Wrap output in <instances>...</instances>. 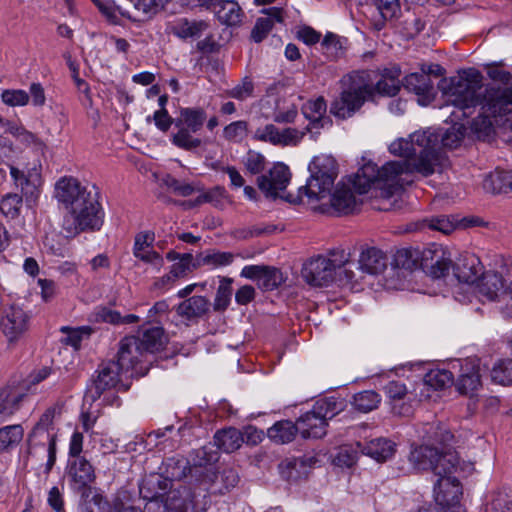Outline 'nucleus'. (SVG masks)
Here are the masks:
<instances>
[{
	"mask_svg": "<svg viewBox=\"0 0 512 512\" xmlns=\"http://www.w3.org/2000/svg\"><path fill=\"white\" fill-rule=\"evenodd\" d=\"M411 458L420 469H430L438 478L454 476L459 468V457L455 451L440 452L428 445L415 449Z\"/></svg>",
	"mask_w": 512,
	"mask_h": 512,
	"instance_id": "6e6552de",
	"label": "nucleus"
},
{
	"mask_svg": "<svg viewBox=\"0 0 512 512\" xmlns=\"http://www.w3.org/2000/svg\"><path fill=\"white\" fill-rule=\"evenodd\" d=\"M343 266V262L336 264L331 258H307L302 265L301 277L310 286H327L334 279L336 267Z\"/></svg>",
	"mask_w": 512,
	"mask_h": 512,
	"instance_id": "9d476101",
	"label": "nucleus"
},
{
	"mask_svg": "<svg viewBox=\"0 0 512 512\" xmlns=\"http://www.w3.org/2000/svg\"><path fill=\"white\" fill-rule=\"evenodd\" d=\"M482 75L475 69L464 71L462 74L451 77L449 84L446 80L440 85L447 102L463 111L482 105L484 113L492 117L505 116L512 112V86L506 89L490 88L482 94Z\"/></svg>",
	"mask_w": 512,
	"mask_h": 512,
	"instance_id": "f03ea898",
	"label": "nucleus"
},
{
	"mask_svg": "<svg viewBox=\"0 0 512 512\" xmlns=\"http://www.w3.org/2000/svg\"><path fill=\"white\" fill-rule=\"evenodd\" d=\"M243 163L250 174L258 175L265 170L266 158L259 152L249 150Z\"/></svg>",
	"mask_w": 512,
	"mask_h": 512,
	"instance_id": "5fc2aeb1",
	"label": "nucleus"
},
{
	"mask_svg": "<svg viewBox=\"0 0 512 512\" xmlns=\"http://www.w3.org/2000/svg\"><path fill=\"white\" fill-rule=\"evenodd\" d=\"M241 276L256 281L258 287L264 291H272L284 281L279 269L265 265L245 266L241 271Z\"/></svg>",
	"mask_w": 512,
	"mask_h": 512,
	"instance_id": "4468645a",
	"label": "nucleus"
},
{
	"mask_svg": "<svg viewBox=\"0 0 512 512\" xmlns=\"http://www.w3.org/2000/svg\"><path fill=\"white\" fill-rule=\"evenodd\" d=\"M244 441L243 433L234 427L224 428L214 435V444L225 453L238 450Z\"/></svg>",
	"mask_w": 512,
	"mask_h": 512,
	"instance_id": "a878e982",
	"label": "nucleus"
},
{
	"mask_svg": "<svg viewBox=\"0 0 512 512\" xmlns=\"http://www.w3.org/2000/svg\"><path fill=\"white\" fill-rule=\"evenodd\" d=\"M359 256H447L451 252L441 244L432 243L427 246L423 251L418 248L405 247L398 249H391L390 251H383L375 246H370L367 243H360L353 246H343L329 249L326 256H352L354 254Z\"/></svg>",
	"mask_w": 512,
	"mask_h": 512,
	"instance_id": "0eeeda50",
	"label": "nucleus"
},
{
	"mask_svg": "<svg viewBox=\"0 0 512 512\" xmlns=\"http://www.w3.org/2000/svg\"><path fill=\"white\" fill-rule=\"evenodd\" d=\"M209 309L210 303L208 299L203 296H192L181 302L177 306L176 312L179 316L191 320L203 317L208 313Z\"/></svg>",
	"mask_w": 512,
	"mask_h": 512,
	"instance_id": "bb28decb",
	"label": "nucleus"
},
{
	"mask_svg": "<svg viewBox=\"0 0 512 512\" xmlns=\"http://www.w3.org/2000/svg\"><path fill=\"white\" fill-rule=\"evenodd\" d=\"M460 373L456 388L462 395L474 396L481 386L480 361L477 358H467L460 363Z\"/></svg>",
	"mask_w": 512,
	"mask_h": 512,
	"instance_id": "2eb2a0df",
	"label": "nucleus"
},
{
	"mask_svg": "<svg viewBox=\"0 0 512 512\" xmlns=\"http://www.w3.org/2000/svg\"><path fill=\"white\" fill-rule=\"evenodd\" d=\"M96 322H106L113 325L131 324L139 321L134 314L122 316L119 312L108 307H98L93 314Z\"/></svg>",
	"mask_w": 512,
	"mask_h": 512,
	"instance_id": "ea45409f",
	"label": "nucleus"
},
{
	"mask_svg": "<svg viewBox=\"0 0 512 512\" xmlns=\"http://www.w3.org/2000/svg\"><path fill=\"white\" fill-rule=\"evenodd\" d=\"M68 475L71 477L73 488L77 491L88 488L96 478L93 466L84 457L69 461Z\"/></svg>",
	"mask_w": 512,
	"mask_h": 512,
	"instance_id": "a211bd4d",
	"label": "nucleus"
},
{
	"mask_svg": "<svg viewBox=\"0 0 512 512\" xmlns=\"http://www.w3.org/2000/svg\"><path fill=\"white\" fill-rule=\"evenodd\" d=\"M62 330H69L65 342L73 346L75 349H79L83 338H88L93 333V329L89 326H82L74 329L62 328Z\"/></svg>",
	"mask_w": 512,
	"mask_h": 512,
	"instance_id": "680f3d73",
	"label": "nucleus"
},
{
	"mask_svg": "<svg viewBox=\"0 0 512 512\" xmlns=\"http://www.w3.org/2000/svg\"><path fill=\"white\" fill-rule=\"evenodd\" d=\"M21 395L12 394L8 388L0 389V414H12Z\"/></svg>",
	"mask_w": 512,
	"mask_h": 512,
	"instance_id": "e2e57ef3",
	"label": "nucleus"
},
{
	"mask_svg": "<svg viewBox=\"0 0 512 512\" xmlns=\"http://www.w3.org/2000/svg\"><path fill=\"white\" fill-rule=\"evenodd\" d=\"M18 188H20V195L22 196V199H25L28 206H32L36 203L40 194V189L34 180L28 177Z\"/></svg>",
	"mask_w": 512,
	"mask_h": 512,
	"instance_id": "052dcab7",
	"label": "nucleus"
},
{
	"mask_svg": "<svg viewBox=\"0 0 512 512\" xmlns=\"http://www.w3.org/2000/svg\"><path fill=\"white\" fill-rule=\"evenodd\" d=\"M386 258H358V259H346L343 262L344 272L348 278H353V272L346 268L347 266H357L359 270L364 273L377 275L382 273L386 269Z\"/></svg>",
	"mask_w": 512,
	"mask_h": 512,
	"instance_id": "7c9ffc66",
	"label": "nucleus"
},
{
	"mask_svg": "<svg viewBox=\"0 0 512 512\" xmlns=\"http://www.w3.org/2000/svg\"><path fill=\"white\" fill-rule=\"evenodd\" d=\"M381 402V396L373 390H364L354 394L352 405L362 413H368L376 409Z\"/></svg>",
	"mask_w": 512,
	"mask_h": 512,
	"instance_id": "79ce46f5",
	"label": "nucleus"
},
{
	"mask_svg": "<svg viewBox=\"0 0 512 512\" xmlns=\"http://www.w3.org/2000/svg\"><path fill=\"white\" fill-rule=\"evenodd\" d=\"M219 9H215V15L221 24L226 26H238L242 22L244 12L238 2L234 0H220Z\"/></svg>",
	"mask_w": 512,
	"mask_h": 512,
	"instance_id": "cd10ccee",
	"label": "nucleus"
},
{
	"mask_svg": "<svg viewBox=\"0 0 512 512\" xmlns=\"http://www.w3.org/2000/svg\"><path fill=\"white\" fill-rule=\"evenodd\" d=\"M408 167L396 162H387L378 168L375 163L367 162L354 176L352 184L359 194H365L372 185L396 182L402 169H409Z\"/></svg>",
	"mask_w": 512,
	"mask_h": 512,
	"instance_id": "1a4fd4ad",
	"label": "nucleus"
},
{
	"mask_svg": "<svg viewBox=\"0 0 512 512\" xmlns=\"http://www.w3.org/2000/svg\"><path fill=\"white\" fill-rule=\"evenodd\" d=\"M178 128V132L173 135L172 139L174 145L187 151H192L200 147L202 141L198 138L193 137L191 135V130L184 127Z\"/></svg>",
	"mask_w": 512,
	"mask_h": 512,
	"instance_id": "603ef678",
	"label": "nucleus"
},
{
	"mask_svg": "<svg viewBox=\"0 0 512 512\" xmlns=\"http://www.w3.org/2000/svg\"><path fill=\"white\" fill-rule=\"evenodd\" d=\"M210 29V22L204 19L181 17L171 27L172 33L182 40L198 39Z\"/></svg>",
	"mask_w": 512,
	"mask_h": 512,
	"instance_id": "aec40b11",
	"label": "nucleus"
},
{
	"mask_svg": "<svg viewBox=\"0 0 512 512\" xmlns=\"http://www.w3.org/2000/svg\"><path fill=\"white\" fill-rule=\"evenodd\" d=\"M464 138V132L461 127H451L443 134L441 138L442 146L448 149L457 148Z\"/></svg>",
	"mask_w": 512,
	"mask_h": 512,
	"instance_id": "338daca9",
	"label": "nucleus"
},
{
	"mask_svg": "<svg viewBox=\"0 0 512 512\" xmlns=\"http://www.w3.org/2000/svg\"><path fill=\"white\" fill-rule=\"evenodd\" d=\"M321 46L327 58L331 60L339 58L343 53V47L339 37L331 32L325 35Z\"/></svg>",
	"mask_w": 512,
	"mask_h": 512,
	"instance_id": "864d4df0",
	"label": "nucleus"
},
{
	"mask_svg": "<svg viewBox=\"0 0 512 512\" xmlns=\"http://www.w3.org/2000/svg\"><path fill=\"white\" fill-rule=\"evenodd\" d=\"M437 141L436 135L426 131L415 132L407 139L399 138L393 141L389 145V152L402 158L395 162L409 166V169H402L401 175L419 173L428 177L448 166V158L436 149Z\"/></svg>",
	"mask_w": 512,
	"mask_h": 512,
	"instance_id": "20e7f679",
	"label": "nucleus"
},
{
	"mask_svg": "<svg viewBox=\"0 0 512 512\" xmlns=\"http://www.w3.org/2000/svg\"><path fill=\"white\" fill-rule=\"evenodd\" d=\"M483 188L492 194L512 191V171L496 170L490 173L483 182Z\"/></svg>",
	"mask_w": 512,
	"mask_h": 512,
	"instance_id": "2f4dec72",
	"label": "nucleus"
},
{
	"mask_svg": "<svg viewBox=\"0 0 512 512\" xmlns=\"http://www.w3.org/2000/svg\"><path fill=\"white\" fill-rule=\"evenodd\" d=\"M178 261L175 262L171 268L169 273L163 277V279L167 278V280H176L179 278H183L188 274L192 273L195 269L200 267L202 264L210 263L212 258H177Z\"/></svg>",
	"mask_w": 512,
	"mask_h": 512,
	"instance_id": "e433bc0d",
	"label": "nucleus"
},
{
	"mask_svg": "<svg viewBox=\"0 0 512 512\" xmlns=\"http://www.w3.org/2000/svg\"><path fill=\"white\" fill-rule=\"evenodd\" d=\"M512 495L506 490H495L486 497L481 512H511Z\"/></svg>",
	"mask_w": 512,
	"mask_h": 512,
	"instance_id": "4c0bfd02",
	"label": "nucleus"
},
{
	"mask_svg": "<svg viewBox=\"0 0 512 512\" xmlns=\"http://www.w3.org/2000/svg\"><path fill=\"white\" fill-rule=\"evenodd\" d=\"M492 380L507 385L512 383V359H501L494 364L491 371Z\"/></svg>",
	"mask_w": 512,
	"mask_h": 512,
	"instance_id": "09e8293b",
	"label": "nucleus"
},
{
	"mask_svg": "<svg viewBox=\"0 0 512 512\" xmlns=\"http://www.w3.org/2000/svg\"><path fill=\"white\" fill-rule=\"evenodd\" d=\"M100 192L96 185H82L74 177H63L55 185V197L64 204L73 219L72 234L97 231L103 225L104 212L99 202Z\"/></svg>",
	"mask_w": 512,
	"mask_h": 512,
	"instance_id": "7ed1b4c3",
	"label": "nucleus"
},
{
	"mask_svg": "<svg viewBox=\"0 0 512 512\" xmlns=\"http://www.w3.org/2000/svg\"><path fill=\"white\" fill-rule=\"evenodd\" d=\"M424 383L434 390H441L453 384V374L445 369L431 370L424 376Z\"/></svg>",
	"mask_w": 512,
	"mask_h": 512,
	"instance_id": "a18cd8bd",
	"label": "nucleus"
},
{
	"mask_svg": "<svg viewBox=\"0 0 512 512\" xmlns=\"http://www.w3.org/2000/svg\"><path fill=\"white\" fill-rule=\"evenodd\" d=\"M312 408L328 422L344 409V401L336 397H326L316 401Z\"/></svg>",
	"mask_w": 512,
	"mask_h": 512,
	"instance_id": "a19ab883",
	"label": "nucleus"
},
{
	"mask_svg": "<svg viewBox=\"0 0 512 512\" xmlns=\"http://www.w3.org/2000/svg\"><path fill=\"white\" fill-rule=\"evenodd\" d=\"M374 94L378 93L382 96H395L400 91V83L394 77H383L375 85H373Z\"/></svg>",
	"mask_w": 512,
	"mask_h": 512,
	"instance_id": "13d9d810",
	"label": "nucleus"
},
{
	"mask_svg": "<svg viewBox=\"0 0 512 512\" xmlns=\"http://www.w3.org/2000/svg\"><path fill=\"white\" fill-rule=\"evenodd\" d=\"M451 268L457 280L465 283L476 282L484 270L480 258H456Z\"/></svg>",
	"mask_w": 512,
	"mask_h": 512,
	"instance_id": "4be33fe9",
	"label": "nucleus"
},
{
	"mask_svg": "<svg viewBox=\"0 0 512 512\" xmlns=\"http://www.w3.org/2000/svg\"><path fill=\"white\" fill-rule=\"evenodd\" d=\"M436 502L443 507H454L462 495V487L456 476L438 478L434 484Z\"/></svg>",
	"mask_w": 512,
	"mask_h": 512,
	"instance_id": "dca6fc26",
	"label": "nucleus"
},
{
	"mask_svg": "<svg viewBox=\"0 0 512 512\" xmlns=\"http://www.w3.org/2000/svg\"><path fill=\"white\" fill-rule=\"evenodd\" d=\"M155 242V234L150 231L140 232L135 236L134 256H161L162 242Z\"/></svg>",
	"mask_w": 512,
	"mask_h": 512,
	"instance_id": "f704fd0d",
	"label": "nucleus"
},
{
	"mask_svg": "<svg viewBox=\"0 0 512 512\" xmlns=\"http://www.w3.org/2000/svg\"><path fill=\"white\" fill-rule=\"evenodd\" d=\"M420 265L421 269L433 279L445 277L452 267L450 258H415L413 265Z\"/></svg>",
	"mask_w": 512,
	"mask_h": 512,
	"instance_id": "c756f323",
	"label": "nucleus"
},
{
	"mask_svg": "<svg viewBox=\"0 0 512 512\" xmlns=\"http://www.w3.org/2000/svg\"><path fill=\"white\" fill-rule=\"evenodd\" d=\"M147 352L141 346L140 338L136 336H126L120 341L119 350L117 353L118 359L114 363L118 364L120 368L128 373L135 370L141 371L137 366L144 360Z\"/></svg>",
	"mask_w": 512,
	"mask_h": 512,
	"instance_id": "ddd939ff",
	"label": "nucleus"
},
{
	"mask_svg": "<svg viewBox=\"0 0 512 512\" xmlns=\"http://www.w3.org/2000/svg\"><path fill=\"white\" fill-rule=\"evenodd\" d=\"M1 97L9 106H24L29 101V95L24 90H5Z\"/></svg>",
	"mask_w": 512,
	"mask_h": 512,
	"instance_id": "774afa93",
	"label": "nucleus"
},
{
	"mask_svg": "<svg viewBox=\"0 0 512 512\" xmlns=\"http://www.w3.org/2000/svg\"><path fill=\"white\" fill-rule=\"evenodd\" d=\"M23 199L18 193H8L0 201V212L9 219H16L20 215Z\"/></svg>",
	"mask_w": 512,
	"mask_h": 512,
	"instance_id": "c03bdc74",
	"label": "nucleus"
},
{
	"mask_svg": "<svg viewBox=\"0 0 512 512\" xmlns=\"http://www.w3.org/2000/svg\"><path fill=\"white\" fill-rule=\"evenodd\" d=\"M299 433L303 438L319 439L326 435L328 422L312 408L298 419Z\"/></svg>",
	"mask_w": 512,
	"mask_h": 512,
	"instance_id": "412c9836",
	"label": "nucleus"
},
{
	"mask_svg": "<svg viewBox=\"0 0 512 512\" xmlns=\"http://www.w3.org/2000/svg\"><path fill=\"white\" fill-rule=\"evenodd\" d=\"M233 280L231 278L222 277L220 279V284L217 289L214 307L213 309L217 312H222L227 309L230 304L231 296H232V284Z\"/></svg>",
	"mask_w": 512,
	"mask_h": 512,
	"instance_id": "de8ad7c7",
	"label": "nucleus"
},
{
	"mask_svg": "<svg viewBox=\"0 0 512 512\" xmlns=\"http://www.w3.org/2000/svg\"><path fill=\"white\" fill-rule=\"evenodd\" d=\"M162 183L169 190H171L174 194H177L182 197L190 196L195 191V188L191 184L186 183V182H181L171 175H166L162 179Z\"/></svg>",
	"mask_w": 512,
	"mask_h": 512,
	"instance_id": "6e6d98bb",
	"label": "nucleus"
},
{
	"mask_svg": "<svg viewBox=\"0 0 512 512\" xmlns=\"http://www.w3.org/2000/svg\"><path fill=\"white\" fill-rule=\"evenodd\" d=\"M477 222V219H462L461 221H456L454 218H451L446 215H440L436 217H432L431 219H425L423 221V226H428L432 230H437L442 232L443 234H450L453 232L459 225L464 227L474 226Z\"/></svg>",
	"mask_w": 512,
	"mask_h": 512,
	"instance_id": "473e14b6",
	"label": "nucleus"
},
{
	"mask_svg": "<svg viewBox=\"0 0 512 512\" xmlns=\"http://www.w3.org/2000/svg\"><path fill=\"white\" fill-rule=\"evenodd\" d=\"M425 27V23L418 17L412 16L401 22V32L407 38L411 39L417 36Z\"/></svg>",
	"mask_w": 512,
	"mask_h": 512,
	"instance_id": "0e129e2a",
	"label": "nucleus"
},
{
	"mask_svg": "<svg viewBox=\"0 0 512 512\" xmlns=\"http://www.w3.org/2000/svg\"><path fill=\"white\" fill-rule=\"evenodd\" d=\"M55 409H47L34 426L28 438L27 461L47 458L45 473L49 474L56 461V434L53 432Z\"/></svg>",
	"mask_w": 512,
	"mask_h": 512,
	"instance_id": "39448f33",
	"label": "nucleus"
},
{
	"mask_svg": "<svg viewBox=\"0 0 512 512\" xmlns=\"http://www.w3.org/2000/svg\"><path fill=\"white\" fill-rule=\"evenodd\" d=\"M349 84L330 105V113L339 119L352 117L361 109L365 101L373 99V84L368 83L362 76H350Z\"/></svg>",
	"mask_w": 512,
	"mask_h": 512,
	"instance_id": "423d86ee",
	"label": "nucleus"
},
{
	"mask_svg": "<svg viewBox=\"0 0 512 512\" xmlns=\"http://www.w3.org/2000/svg\"><path fill=\"white\" fill-rule=\"evenodd\" d=\"M309 171L311 175L306 185L299 188L297 196L292 194L280 195V192L286 189L291 179L290 170L283 163H275L267 173L259 175L256 184L266 198L273 200L282 198L293 204L300 203L303 194L311 200H321L327 197L338 176L335 159L325 155L316 156L309 164Z\"/></svg>",
	"mask_w": 512,
	"mask_h": 512,
	"instance_id": "f257e3e1",
	"label": "nucleus"
},
{
	"mask_svg": "<svg viewBox=\"0 0 512 512\" xmlns=\"http://www.w3.org/2000/svg\"><path fill=\"white\" fill-rule=\"evenodd\" d=\"M362 448V453L375 459L378 462H385L391 458L395 452V443L386 438L372 439L364 445L358 444Z\"/></svg>",
	"mask_w": 512,
	"mask_h": 512,
	"instance_id": "393cba45",
	"label": "nucleus"
},
{
	"mask_svg": "<svg viewBox=\"0 0 512 512\" xmlns=\"http://www.w3.org/2000/svg\"><path fill=\"white\" fill-rule=\"evenodd\" d=\"M166 512H194L195 494L191 487L179 485L171 489L164 501Z\"/></svg>",
	"mask_w": 512,
	"mask_h": 512,
	"instance_id": "f3484780",
	"label": "nucleus"
},
{
	"mask_svg": "<svg viewBox=\"0 0 512 512\" xmlns=\"http://www.w3.org/2000/svg\"><path fill=\"white\" fill-rule=\"evenodd\" d=\"M206 119V113L202 108H181L180 116L175 120L176 127H184L191 132L199 131Z\"/></svg>",
	"mask_w": 512,
	"mask_h": 512,
	"instance_id": "c9c22d12",
	"label": "nucleus"
},
{
	"mask_svg": "<svg viewBox=\"0 0 512 512\" xmlns=\"http://www.w3.org/2000/svg\"><path fill=\"white\" fill-rule=\"evenodd\" d=\"M357 461V452L350 446H342L333 457V463L338 467H352Z\"/></svg>",
	"mask_w": 512,
	"mask_h": 512,
	"instance_id": "4d7b16f0",
	"label": "nucleus"
},
{
	"mask_svg": "<svg viewBox=\"0 0 512 512\" xmlns=\"http://www.w3.org/2000/svg\"><path fill=\"white\" fill-rule=\"evenodd\" d=\"M29 315L21 307L12 305L1 313L0 327L9 342L18 340L29 327Z\"/></svg>",
	"mask_w": 512,
	"mask_h": 512,
	"instance_id": "f8f14e48",
	"label": "nucleus"
},
{
	"mask_svg": "<svg viewBox=\"0 0 512 512\" xmlns=\"http://www.w3.org/2000/svg\"><path fill=\"white\" fill-rule=\"evenodd\" d=\"M248 134V123L244 120L232 122L224 127L223 137L233 143L242 142Z\"/></svg>",
	"mask_w": 512,
	"mask_h": 512,
	"instance_id": "3c124183",
	"label": "nucleus"
},
{
	"mask_svg": "<svg viewBox=\"0 0 512 512\" xmlns=\"http://www.w3.org/2000/svg\"><path fill=\"white\" fill-rule=\"evenodd\" d=\"M141 346L148 353H154L161 349L164 345V330L162 327H152L147 329L142 338H140Z\"/></svg>",
	"mask_w": 512,
	"mask_h": 512,
	"instance_id": "37998d69",
	"label": "nucleus"
},
{
	"mask_svg": "<svg viewBox=\"0 0 512 512\" xmlns=\"http://www.w3.org/2000/svg\"><path fill=\"white\" fill-rule=\"evenodd\" d=\"M280 130L273 124H267L263 128H258L255 131L254 138L259 141L269 142L273 145H279L280 143Z\"/></svg>",
	"mask_w": 512,
	"mask_h": 512,
	"instance_id": "69168bd1",
	"label": "nucleus"
},
{
	"mask_svg": "<svg viewBox=\"0 0 512 512\" xmlns=\"http://www.w3.org/2000/svg\"><path fill=\"white\" fill-rule=\"evenodd\" d=\"M301 110L305 118L310 121V124L306 128L307 131H311L312 128H322L325 123H331V120L325 117L327 105L323 97L306 102Z\"/></svg>",
	"mask_w": 512,
	"mask_h": 512,
	"instance_id": "b1692460",
	"label": "nucleus"
},
{
	"mask_svg": "<svg viewBox=\"0 0 512 512\" xmlns=\"http://www.w3.org/2000/svg\"><path fill=\"white\" fill-rule=\"evenodd\" d=\"M372 4L381 17V20L375 22L377 30H381L385 26V22L398 19L401 13L399 0H372Z\"/></svg>",
	"mask_w": 512,
	"mask_h": 512,
	"instance_id": "58836bf2",
	"label": "nucleus"
},
{
	"mask_svg": "<svg viewBox=\"0 0 512 512\" xmlns=\"http://www.w3.org/2000/svg\"><path fill=\"white\" fill-rule=\"evenodd\" d=\"M125 373L114 361L103 363L97 370V376L93 378L91 385L88 386L85 397L94 402L105 391L123 386L121 376Z\"/></svg>",
	"mask_w": 512,
	"mask_h": 512,
	"instance_id": "9b49d317",
	"label": "nucleus"
},
{
	"mask_svg": "<svg viewBox=\"0 0 512 512\" xmlns=\"http://www.w3.org/2000/svg\"><path fill=\"white\" fill-rule=\"evenodd\" d=\"M273 28V20L270 18H258L251 31V40L255 43L262 42Z\"/></svg>",
	"mask_w": 512,
	"mask_h": 512,
	"instance_id": "bf43d9fd",
	"label": "nucleus"
},
{
	"mask_svg": "<svg viewBox=\"0 0 512 512\" xmlns=\"http://www.w3.org/2000/svg\"><path fill=\"white\" fill-rule=\"evenodd\" d=\"M299 432L298 420L293 423L290 420L276 422L267 431L268 437L277 444L291 442Z\"/></svg>",
	"mask_w": 512,
	"mask_h": 512,
	"instance_id": "72a5a7b5",
	"label": "nucleus"
},
{
	"mask_svg": "<svg viewBox=\"0 0 512 512\" xmlns=\"http://www.w3.org/2000/svg\"><path fill=\"white\" fill-rule=\"evenodd\" d=\"M239 482V475L233 468H224L221 472L215 475L214 485L220 483L221 485L215 491L223 494L234 488Z\"/></svg>",
	"mask_w": 512,
	"mask_h": 512,
	"instance_id": "8fccbe9b",
	"label": "nucleus"
},
{
	"mask_svg": "<svg viewBox=\"0 0 512 512\" xmlns=\"http://www.w3.org/2000/svg\"><path fill=\"white\" fill-rule=\"evenodd\" d=\"M477 281L479 295L489 301L496 300L499 292L504 287V280L501 274L493 270H483Z\"/></svg>",
	"mask_w": 512,
	"mask_h": 512,
	"instance_id": "5701e85b",
	"label": "nucleus"
},
{
	"mask_svg": "<svg viewBox=\"0 0 512 512\" xmlns=\"http://www.w3.org/2000/svg\"><path fill=\"white\" fill-rule=\"evenodd\" d=\"M330 193L327 196H331L332 207L342 214L352 213L357 205L356 198L351 189L346 185L338 184L333 194Z\"/></svg>",
	"mask_w": 512,
	"mask_h": 512,
	"instance_id": "c85d7f7f",
	"label": "nucleus"
},
{
	"mask_svg": "<svg viewBox=\"0 0 512 512\" xmlns=\"http://www.w3.org/2000/svg\"><path fill=\"white\" fill-rule=\"evenodd\" d=\"M23 434L21 425H8L0 428V453L18 444L22 440Z\"/></svg>",
	"mask_w": 512,
	"mask_h": 512,
	"instance_id": "49530a36",
	"label": "nucleus"
},
{
	"mask_svg": "<svg viewBox=\"0 0 512 512\" xmlns=\"http://www.w3.org/2000/svg\"><path fill=\"white\" fill-rule=\"evenodd\" d=\"M402 84L406 90L418 96L421 105L429 104L434 98L433 83L426 74L410 73L403 79Z\"/></svg>",
	"mask_w": 512,
	"mask_h": 512,
	"instance_id": "6ab92c4d",
	"label": "nucleus"
}]
</instances>
